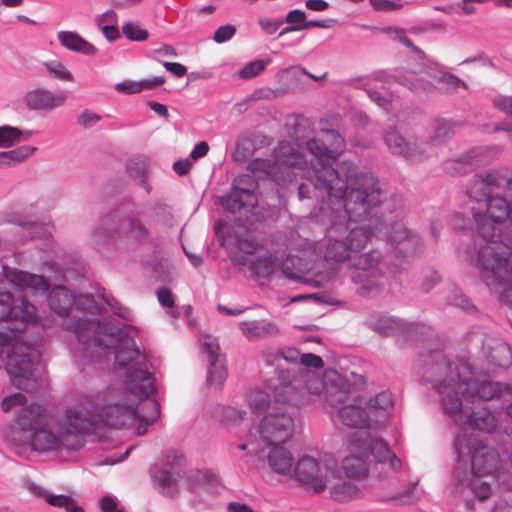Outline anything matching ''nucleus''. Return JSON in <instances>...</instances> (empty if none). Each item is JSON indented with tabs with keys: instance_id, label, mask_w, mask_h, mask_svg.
I'll use <instances>...</instances> for the list:
<instances>
[{
	"instance_id": "obj_47",
	"label": "nucleus",
	"mask_w": 512,
	"mask_h": 512,
	"mask_svg": "<svg viewBox=\"0 0 512 512\" xmlns=\"http://www.w3.org/2000/svg\"><path fill=\"white\" fill-rule=\"evenodd\" d=\"M115 89L117 92L122 94H136L144 90L142 81L136 82L130 80L118 83L115 86Z\"/></svg>"
},
{
	"instance_id": "obj_15",
	"label": "nucleus",
	"mask_w": 512,
	"mask_h": 512,
	"mask_svg": "<svg viewBox=\"0 0 512 512\" xmlns=\"http://www.w3.org/2000/svg\"><path fill=\"white\" fill-rule=\"evenodd\" d=\"M15 320L24 324H36L40 320L36 307L25 298L13 303L10 292H0V321Z\"/></svg>"
},
{
	"instance_id": "obj_27",
	"label": "nucleus",
	"mask_w": 512,
	"mask_h": 512,
	"mask_svg": "<svg viewBox=\"0 0 512 512\" xmlns=\"http://www.w3.org/2000/svg\"><path fill=\"white\" fill-rule=\"evenodd\" d=\"M57 39L67 49L82 53L87 56L96 54V47L81 37L78 33L72 31H60L57 33Z\"/></svg>"
},
{
	"instance_id": "obj_32",
	"label": "nucleus",
	"mask_w": 512,
	"mask_h": 512,
	"mask_svg": "<svg viewBox=\"0 0 512 512\" xmlns=\"http://www.w3.org/2000/svg\"><path fill=\"white\" fill-rule=\"evenodd\" d=\"M284 387L283 385L276 386L273 388V393L275 392L276 388ZM247 402L250 407V409L254 413H261L265 411L267 408H270L272 410V407L274 405V399L271 400V394L269 391L262 390V389H252L247 394Z\"/></svg>"
},
{
	"instance_id": "obj_1",
	"label": "nucleus",
	"mask_w": 512,
	"mask_h": 512,
	"mask_svg": "<svg viewBox=\"0 0 512 512\" xmlns=\"http://www.w3.org/2000/svg\"><path fill=\"white\" fill-rule=\"evenodd\" d=\"M346 150L345 139L335 130H324L314 138L301 142L281 141L275 149V160L255 159L249 170L264 174L277 182L290 181L297 175L306 178L323 197L320 220L328 226L320 250L325 261L361 271L368 278L358 288L361 296L377 293L382 288V271L378 268L382 254L373 249L363 252L370 242L371 231L355 227L342 237L338 233L349 221L367 218L384 199L379 180L361 171L351 161L333 164Z\"/></svg>"
},
{
	"instance_id": "obj_22",
	"label": "nucleus",
	"mask_w": 512,
	"mask_h": 512,
	"mask_svg": "<svg viewBox=\"0 0 512 512\" xmlns=\"http://www.w3.org/2000/svg\"><path fill=\"white\" fill-rule=\"evenodd\" d=\"M65 101L64 93H54L43 89L30 91L24 97L26 106L35 110H51L62 106Z\"/></svg>"
},
{
	"instance_id": "obj_25",
	"label": "nucleus",
	"mask_w": 512,
	"mask_h": 512,
	"mask_svg": "<svg viewBox=\"0 0 512 512\" xmlns=\"http://www.w3.org/2000/svg\"><path fill=\"white\" fill-rule=\"evenodd\" d=\"M350 454L342 460V470L349 478L365 476L368 471L367 453L363 451H352L348 446Z\"/></svg>"
},
{
	"instance_id": "obj_29",
	"label": "nucleus",
	"mask_w": 512,
	"mask_h": 512,
	"mask_svg": "<svg viewBox=\"0 0 512 512\" xmlns=\"http://www.w3.org/2000/svg\"><path fill=\"white\" fill-rule=\"evenodd\" d=\"M452 135V128L448 121L437 120L435 122L434 135L429 142H421L422 151H425L424 159L436 156L438 146Z\"/></svg>"
},
{
	"instance_id": "obj_24",
	"label": "nucleus",
	"mask_w": 512,
	"mask_h": 512,
	"mask_svg": "<svg viewBox=\"0 0 512 512\" xmlns=\"http://www.w3.org/2000/svg\"><path fill=\"white\" fill-rule=\"evenodd\" d=\"M312 269L310 262L297 256L288 255L281 263L283 275L293 281L308 283L310 281L309 273Z\"/></svg>"
},
{
	"instance_id": "obj_19",
	"label": "nucleus",
	"mask_w": 512,
	"mask_h": 512,
	"mask_svg": "<svg viewBox=\"0 0 512 512\" xmlns=\"http://www.w3.org/2000/svg\"><path fill=\"white\" fill-rule=\"evenodd\" d=\"M388 148L395 154L404 156L411 161L424 160L425 151L421 143L407 142L397 131L390 130L385 135Z\"/></svg>"
},
{
	"instance_id": "obj_46",
	"label": "nucleus",
	"mask_w": 512,
	"mask_h": 512,
	"mask_svg": "<svg viewBox=\"0 0 512 512\" xmlns=\"http://www.w3.org/2000/svg\"><path fill=\"white\" fill-rule=\"evenodd\" d=\"M371 6L376 11L390 12L399 10L403 7L400 2L394 0H369Z\"/></svg>"
},
{
	"instance_id": "obj_8",
	"label": "nucleus",
	"mask_w": 512,
	"mask_h": 512,
	"mask_svg": "<svg viewBox=\"0 0 512 512\" xmlns=\"http://www.w3.org/2000/svg\"><path fill=\"white\" fill-rule=\"evenodd\" d=\"M457 453V470L461 465L470 464V473L474 475H491L500 464L498 452L484 440L460 431L454 440Z\"/></svg>"
},
{
	"instance_id": "obj_60",
	"label": "nucleus",
	"mask_w": 512,
	"mask_h": 512,
	"mask_svg": "<svg viewBox=\"0 0 512 512\" xmlns=\"http://www.w3.org/2000/svg\"><path fill=\"white\" fill-rule=\"evenodd\" d=\"M208 152H209V145L206 142L201 141L195 145L190 156L192 159L196 160V159L206 156Z\"/></svg>"
},
{
	"instance_id": "obj_41",
	"label": "nucleus",
	"mask_w": 512,
	"mask_h": 512,
	"mask_svg": "<svg viewBox=\"0 0 512 512\" xmlns=\"http://www.w3.org/2000/svg\"><path fill=\"white\" fill-rule=\"evenodd\" d=\"M122 32L131 41H144L148 38V32L132 22L124 24Z\"/></svg>"
},
{
	"instance_id": "obj_54",
	"label": "nucleus",
	"mask_w": 512,
	"mask_h": 512,
	"mask_svg": "<svg viewBox=\"0 0 512 512\" xmlns=\"http://www.w3.org/2000/svg\"><path fill=\"white\" fill-rule=\"evenodd\" d=\"M157 298L160 304L164 307L170 308L174 306V297L168 288H160L157 291Z\"/></svg>"
},
{
	"instance_id": "obj_33",
	"label": "nucleus",
	"mask_w": 512,
	"mask_h": 512,
	"mask_svg": "<svg viewBox=\"0 0 512 512\" xmlns=\"http://www.w3.org/2000/svg\"><path fill=\"white\" fill-rule=\"evenodd\" d=\"M489 361L500 368H507L512 362V353L510 347L501 340L494 341L493 346L488 347Z\"/></svg>"
},
{
	"instance_id": "obj_21",
	"label": "nucleus",
	"mask_w": 512,
	"mask_h": 512,
	"mask_svg": "<svg viewBox=\"0 0 512 512\" xmlns=\"http://www.w3.org/2000/svg\"><path fill=\"white\" fill-rule=\"evenodd\" d=\"M388 239L391 246L405 256L414 254L419 244L418 237L411 234L400 222L391 224Z\"/></svg>"
},
{
	"instance_id": "obj_37",
	"label": "nucleus",
	"mask_w": 512,
	"mask_h": 512,
	"mask_svg": "<svg viewBox=\"0 0 512 512\" xmlns=\"http://www.w3.org/2000/svg\"><path fill=\"white\" fill-rule=\"evenodd\" d=\"M438 83L442 84V88L446 92L450 93L456 92L459 88H467V85L464 81L448 72L442 73L439 76Z\"/></svg>"
},
{
	"instance_id": "obj_5",
	"label": "nucleus",
	"mask_w": 512,
	"mask_h": 512,
	"mask_svg": "<svg viewBox=\"0 0 512 512\" xmlns=\"http://www.w3.org/2000/svg\"><path fill=\"white\" fill-rule=\"evenodd\" d=\"M3 345L10 346L5 369L11 383L25 392L35 391L38 387L36 365L40 359L39 351L9 327L0 328V346Z\"/></svg>"
},
{
	"instance_id": "obj_55",
	"label": "nucleus",
	"mask_w": 512,
	"mask_h": 512,
	"mask_svg": "<svg viewBox=\"0 0 512 512\" xmlns=\"http://www.w3.org/2000/svg\"><path fill=\"white\" fill-rule=\"evenodd\" d=\"M394 325V320L389 317H385L373 323V327L375 328V330L379 331L384 335L389 334L390 331L394 329Z\"/></svg>"
},
{
	"instance_id": "obj_42",
	"label": "nucleus",
	"mask_w": 512,
	"mask_h": 512,
	"mask_svg": "<svg viewBox=\"0 0 512 512\" xmlns=\"http://www.w3.org/2000/svg\"><path fill=\"white\" fill-rule=\"evenodd\" d=\"M97 326L95 322L89 320L79 321L75 333L79 342L86 343L89 340L90 334L95 335Z\"/></svg>"
},
{
	"instance_id": "obj_58",
	"label": "nucleus",
	"mask_w": 512,
	"mask_h": 512,
	"mask_svg": "<svg viewBox=\"0 0 512 512\" xmlns=\"http://www.w3.org/2000/svg\"><path fill=\"white\" fill-rule=\"evenodd\" d=\"M103 33V36L109 41L114 42L120 38V32L117 24H112L105 26L100 29Z\"/></svg>"
},
{
	"instance_id": "obj_64",
	"label": "nucleus",
	"mask_w": 512,
	"mask_h": 512,
	"mask_svg": "<svg viewBox=\"0 0 512 512\" xmlns=\"http://www.w3.org/2000/svg\"><path fill=\"white\" fill-rule=\"evenodd\" d=\"M229 512H254L248 505L238 502H231L227 507Z\"/></svg>"
},
{
	"instance_id": "obj_63",
	"label": "nucleus",
	"mask_w": 512,
	"mask_h": 512,
	"mask_svg": "<svg viewBox=\"0 0 512 512\" xmlns=\"http://www.w3.org/2000/svg\"><path fill=\"white\" fill-rule=\"evenodd\" d=\"M101 510L103 512H116V501L110 497V496H106L104 498H102L101 502Z\"/></svg>"
},
{
	"instance_id": "obj_13",
	"label": "nucleus",
	"mask_w": 512,
	"mask_h": 512,
	"mask_svg": "<svg viewBox=\"0 0 512 512\" xmlns=\"http://www.w3.org/2000/svg\"><path fill=\"white\" fill-rule=\"evenodd\" d=\"M256 183L252 176L242 175L235 179L231 192L223 199V206L231 213L249 211L257 204L253 190Z\"/></svg>"
},
{
	"instance_id": "obj_30",
	"label": "nucleus",
	"mask_w": 512,
	"mask_h": 512,
	"mask_svg": "<svg viewBox=\"0 0 512 512\" xmlns=\"http://www.w3.org/2000/svg\"><path fill=\"white\" fill-rule=\"evenodd\" d=\"M486 475H468L466 472L464 476H460L458 472H455V478L460 485H467L472 494H474L479 500L483 501L487 499L491 494V485L487 482L484 477Z\"/></svg>"
},
{
	"instance_id": "obj_49",
	"label": "nucleus",
	"mask_w": 512,
	"mask_h": 512,
	"mask_svg": "<svg viewBox=\"0 0 512 512\" xmlns=\"http://www.w3.org/2000/svg\"><path fill=\"white\" fill-rule=\"evenodd\" d=\"M300 363L305 367L304 371L311 370V368L320 369L323 367L321 357L312 353L301 354Z\"/></svg>"
},
{
	"instance_id": "obj_4",
	"label": "nucleus",
	"mask_w": 512,
	"mask_h": 512,
	"mask_svg": "<svg viewBox=\"0 0 512 512\" xmlns=\"http://www.w3.org/2000/svg\"><path fill=\"white\" fill-rule=\"evenodd\" d=\"M433 387L440 398L443 412L451 418H459L464 407L478 400L490 401L496 398L506 400L512 396L508 385H501L488 379L471 377L470 368L465 364H452L445 358L434 369Z\"/></svg>"
},
{
	"instance_id": "obj_12",
	"label": "nucleus",
	"mask_w": 512,
	"mask_h": 512,
	"mask_svg": "<svg viewBox=\"0 0 512 512\" xmlns=\"http://www.w3.org/2000/svg\"><path fill=\"white\" fill-rule=\"evenodd\" d=\"M349 447L352 451L366 452L367 459L371 456L378 463H387L393 472L401 468L400 459L390 451L388 445L380 439L371 438L368 432L353 434L349 439Z\"/></svg>"
},
{
	"instance_id": "obj_48",
	"label": "nucleus",
	"mask_w": 512,
	"mask_h": 512,
	"mask_svg": "<svg viewBox=\"0 0 512 512\" xmlns=\"http://www.w3.org/2000/svg\"><path fill=\"white\" fill-rule=\"evenodd\" d=\"M235 33L236 28L233 25H223L214 32L213 39L217 43H223L230 40L235 35Z\"/></svg>"
},
{
	"instance_id": "obj_38",
	"label": "nucleus",
	"mask_w": 512,
	"mask_h": 512,
	"mask_svg": "<svg viewBox=\"0 0 512 512\" xmlns=\"http://www.w3.org/2000/svg\"><path fill=\"white\" fill-rule=\"evenodd\" d=\"M45 67H46V70L49 73V75L55 79H58L61 81H72L73 80V75L59 61L54 60V61L47 62V63H45Z\"/></svg>"
},
{
	"instance_id": "obj_7",
	"label": "nucleus",
	"mask_w": 512,
	"mask_h": 512,
	"mask_svg": "<svg viewBox=\"0 0 512 512\" xmlns=\"http://www.w3.org/2000/svg\"><path fill=\"white\" fill-rule=\"evenodd\" d=\"M511 252L482 249L476 256V267L481 279L493 293H498L501 301L512 305V263Z\"/></svg>"
},
{
	"instance_id": "obj_18",
	"label": "nucleus",
	"mask_w": 512,
	"mask_h": 512,
	"mask_svg": "<svg viewBox=\"0 0 512 512\" xmlns=\"http://www.w3.org/2000/svg\"><path fill=\"white\" fill-rule=\"evenodd\" d=\"M4 275L7 281L21 291L32 293L46 292L49 288L48 281L40 275L28 273L16 268L4 267Z\"/></svg>"
},
{
	"instance_id": "obj_51",
	"label": "nucleus",
	"mask_w": 512,
	"mask_h": 512,
	"mask_svg": "<svg viewBox=\"0 0 512 512\" xmlns=\"http://www.w3.org/2000/svg\"><path fill=\"white\" fill-rule=\"evenodd\" d=\"M101 117L89 110H84L78 117V123L83 127H91L100 121Z\"/></svg>"
},
{
	"instance_id": "obj_35",
	"label": "nucleus",
	"mask_w": 512,
	"mask_h": 512,
	"mask_svg": "<svg viewBox=\"0 0 512 512\" xmlns=\"http://www.w3.org/2000/svg\"><path fill=\"white\" fill-rule=\"evenodd\" d=\"M276 266V258L272 255H265L252 261L250 268L255 276L266 278L274 272Z\"/></svg>"
},
{
	"instance_id": "obj_57",
	"label": "nucleus",
	"mask_w": 512,
	"mask_h": 512,
	"mask_svg": "<svg viewBox=\"0 0 512 512\" xmlns=\"http://www.w3.org/2000/svg\"><path fill=\"white\" fill-rule=\"evenodd\" d=\"M153 53H154L155 59L157 61H159V59L157 58L158 56H160V57H176L177 56L176 49L173 46L168 45V44H163L160 47L154 49Z\"/></svg>"
},
{
	"instance_id": "obj_53",
	"label": "nucleus",
	"mask_w": 512,
	"mask_h": 512,
	"mask_svg": "<svg viewBox=\"0 0 512 512\" xmlns=\"http://www.w3.org/2000/svg\"><path fill=\"white\" fill-rule=\"evenodd\" d=\"M451 303L466 311H471L475 308L471 301L461 293H454Z\"/></svg>"
},
{
	"instance_id": "obj_6",
	"label": "nucleus",
	"mask_w": 512,
	"mask_h": 512,
	"mask_svg": "<svg viewBox=\"0 0 512 512\" xmlns=\"http://www.w3.org/2000/svg\"><path fill=\"white\" fill-rule=\"evenodd\" d=\"M291 387L276 388L272 410L259 424V434L266 444H285L295 431L296 409L290 404Z\"/></svg>"
},
{
	"instance_id": "obj_40",
	"label": "nucleus",
	"mask_w": 512,
	"mask_h": 512,
	"mask_svg": "<svg viewBox=\"0 0 512 512\" xmlns=\"http://www.w3.org/2000/svg\"><path fill=\"white\" fill-rule=\"evenodd\" d=\"M271 60H255L245 65L239 72V76L243 79H250L258 76L264 69L266 64L270 63Z\"/></svg>"
},
{
	"instance_id": "obj_59",
	"label": "nucleus",
	"mask_w": 512,
	"mask_h": 512,
	"mask_svg": "<svg viewBox=\"0 0 512 512\" xmlns=\"http://www.w3.org/2000/svg\"><path fill=\"white\" fill-rule=\"evenodd\" d=\"M306 15L301 10H292L287 14L286 22L290 24H303L305 23Z\"/></svg>"
},
{
	"instance_id": "obj_50",
	"label": "nucleus",
	"mask_w": 512,
	"mask_h": 512,
	"mask_svg": "<svg viewBox=\"0 0 512 512\" xmlns=\"http://www.w3.org/2000/svg\"><path fill=\"white\" fill-rule=\"evenodd\" d=\"M154 477H155L156 481L159 483V485H161L163 487H165V486L171 487L176 482L174 474L171 471L166 470V469H161V470L157 471L154 474Z\"/></svg>"
},
{
	"instance_id": "obj_26",
	"label": "nucleus",
	"mask_w": 512,
	"mask_h": 512,
	"mask_svg": "<svg viewBox=\"0 0 512 512\" xmlns=\"http://www.w3.org/2000/svg\"><path fill=\"white\" fill-rule=\"evenodd\" d=\"M75 304V297L64 286L54 288L49 294V306L53 312L65 317Z\"/></svg>"
},
{
	"instance_id": "obj_11",
	"label": "nucleus",
	"mask_w": 512,
	"mask_h": 512,
	"mask_svg": "<svg viewBox=\"0 0 512 512\" xmlns=\"http://www.w3.org/2000/svg\"><path fill=\"white\" fill-rule=\"evenodd\" d=\"M301 377L307 391L315 396L323 393L328 404L339 403L345 397L341 389L348 380L334 369L326 370L323 376L313 370L302 371Z\"/></svg>"
},
{
	"instance_id": "obj_31",
	"label": "nucleus",
	"mask_w": 512,
	"mask_h": 512,
	"mask_svg": "<svg viewBox=\"0 0 512 512\" xmlns=\"http://www.w3.org/2000/svg\"><path fill=\"white\" fill-rule=\"evenodd\" d=\"M240 328L244 336L251 341L278 333L276 325L269 321H245L240 323Z\"/></svg>"
},
{
	"instance_id": "obj_61",
	"label": "nucleus",
	"mask_w": 512,
	"mask_h": 512,
	"mask_svg": "<svg viewBox=\"0 0 512 512\" xmlns=\"http://www.w3.org/2000/svg\"><path fill=\"white\" fill-rule=\"evenodd\" d=\"M394 39L405 45L406 47L411 48L414 51H419V48L414 46L411 39H409L402 29H396L394 32Z\"/></svg>"
},
{
	"instance_id": "obj_17",
	"label": "nucleus",
	"mask_w": 512,
	"mask_h": 512,
	"mask_svg": "<svg viewBox=\"0 0 512 512\" xmlns=\"http://www.w3.org/2000/svg\"><path fill=\"white\" fill-rule=\"evenodd\" d=\"M103 229L110 238L127 237L140 241L146 237L144 226L135 219H119L107 216L102 220Z\"/></svg>"
},
{
	"instance_id": "obj_2",
	"label": "nucleus",
	"mask_w": 512,
	"mask_h": 512,
	"mask_svg": "<svg viewBox=\"0 0 512 512\" xmlns=\"http://www.w3.org/2000/svg\"><path fill=\"white\" fill-rule=\"evenodd\" d=\"M115 359L126 369L125 389L112 392L103 403L87 401L75 409L79 422H88L85 434L95 425L102 424L113 428H133L138 435L146 433L160 414V405L148 400L141 406L140 415L136 408L138 401L153 391L150 374L146 366V355L134 339L126 337L119 341Z\"/></svg>"
},
{
	"instance_id": "obj_36",
	"label": "nucleus",
	"mask_w": 512,
	"mask_h": 512,
	"mask_svg": "<svg viewBox=\"0 0 512 512\" xmlns=\"http://www.w3.org/2000/svg\"><path fill=\"white\" fill-rule=\"evenodd\" d=\"M22 132L12 126L0 127V147L8 148L18 143L21 139Z\"/></svg>"
},
{
	"instance_id": "obj_43",
	"label": "nucleus",
	"mask_w": 512,
	"mask_h": 512,
	"mask_svg": "<svg viewBox=\"0 0 512 512\" xmlns=\"http://www.w3.org/2000/svg\"><path fill=\"white\" fill-rule=\"evenodd\" d=\"M36 151L35 147L32 146H20L18 148H15L13 150L8 151V156H10V160L12 161V164H18L22 161L26 160L28 157H30L34 152Z\"/></svg>"
},
{
	"instance_id": "obj_14",
	"label": "nucleus",
	"mask_w": 512,
	"mask_h": 512,
	"mask_svg": "<svg viewBox=\"0 0 512 512\" xmlns=\"http://www.w3.org/2000/svg\"><path fill=\"white\" fill-rule=\"evenodd\" d=\"M492 188H506L512 195V171L498 168L476 175L470 185L469 194L479 201L482 197H489Z\"/></svg>"
},
{
	"instance_id": "obj_44",
	"label": "nucleus",
	"mask_w": 512,
	"mask_h": 512,
	"mask_svg": "<svg viewBox=\"0 0 512 512\" xmlns=\"http://www.w3.org/2000/svg\"><path fill=\"white\" fill-rule=\"evenodd\" d=\"M93 21H94L95 25L99 29H101L108 25L117 24L118 15L114 10L108 9V10L104 11L103 13L96 15L94 17Z\"/></svg>"
},
{
	"instance_id": "obj_62",
	"label": "nucleus",
	"mask_w": 512,
	"mask_h": 512,
	"mask_svg": "<svg viewBox=\"0 0 512 512\" xmlns=\"http://www.w3.org/2000/svg\"><path fill=\"white\" fill-rule=\"evenodd\" d=\"M173 169L176 174L180 176L186 175L191 169V162L189 160H179L173 164Z\"/></svg>"
},
{
	"instance_id": "obj_16",
	"label": "nucleus",
	"mask_w": 512,
	"mask_h": 512,
	"mask_svg": "<svg viewBox=\"0 0 512 512\" xmlns=\"http://www.w3.org/2000/svg\"><path fill=\"white\" fill-rule=\"evenodd\" d=\"M203 348L209 361L207 383L209 386L218 389L223 385L228 375L225 356L220 353L217 340L210 336L204 338Z\"/></svg>"
},
{
	"instance_id": "obj_52",
	"label": "nucleus",
	"mask_w": 512,
	"mask_h": 512,
	"mask_svg": "<svg viewBox=\"0 0 512 512\" xmlns=\"http://www.w3.org/2000/svg\"><path fill=\"white\" fill-rule=\"evenodd\" d=\"M494 106L512 116V96L500 95L494 98Z\"/></svg>"
},
{
	"instance_id": "obj_45",
	"label": "nucleus",
	"mask_w": 512,
	"mask_h": 512,
	"mask_svg": "<svg viewBox=\"0 0 512 512\" xmlns=\"http://www.w3.org/2000/svg\"><path fill=\"white\" fill-rule=\"evenodd\" d=\"M106 304L111 308L114 314L123 318L125 320H129L131 317V312L126 307L122 306V304L116 300L112 296L104 297Z\"/></svg>"
},
{
	"instance_id": "obj_56",
	"label": "nucleus",
	"mask_w": 512,
	"mask_h": 512,
	"mask_svg": "<svg viewBox=\"0 0 512 512\" xmlns=\"http://www.w3.org/2000/svg\"><path fill=\"white\" fill-rule=\"evenodd\" d=\"M163 66L176 77L180 78L187 74V68L181 63L165 61L163 62Z\"/></svg>"
},
{
	"instance_id": "obj_34",
	"label": "nucleus",
	"mask_w": 512,
	"mask_h": 512,
	"mask_svg": "<svg viewBox=\"0 0 512 512\" xmlns=\"http://www.w3.org/2000/svg\"><path fill=\"white\" fill-rule=\"evenodd\" d=\"M367 409H374L376 413V423L383 413H387L393 407L392 394L388 391L378 393L374 399H370L366 404Z\"/></svg>"
},
{
	"instance_id": "obj_28",
	"label": "nucleus",
	"mask_w": 512,
	"mask_h": 512,
	"mask_svg": "<svg viewBox=\"0 0 512 512\" xmlns=\"http://www.w3.org/2000/svg\"><path fill=\"white\" fill-rule=\"evenodd\" d=\"M32 492L36 496L45 499L50 506L64 508L66 512H84L71 495L51 494L44 488L38 486H34Z\"/></svg>"
},
{
	"instance_id": "obj_3",
	"label": "nucleus",
	"mask_w": 512,
	"mask_h": 512,
	"mask_svg": "<svg viewBox=\"0 0 512 512\" xmlns=\"http://www.w3.org/2000/svg\"><path fill=\"white\" fill-rule=\"evenodd\" d=\"M26 398L21 393L7 396L1 403L2 410L9 412L13 407H22L16 426L9 430L7 437L17 446L29 445L36 451L79 450L84 446L85 428L88 422H79L75 409L67 410L53 428L45 424V412L39 405L24 406Z\"/></svg>"
},
{
	"instance_id": "obj_9",
	"label": "nucleus",
	"mask_w": 512,
	"mask_h": 512,
	"mask_svg": "<svg viewBox=\"0 0 512 512\" xmlns=\"http://www.w3.org/2000/svg\"><path fill=\"white\" fill-rule=\"evenodd\" d=\"M349 381L341 389L345 397L339 403H329L335 409V417L343 425L350 428L369 429L376 424L374 409H367V400L355 396L350 391Z\"/></svg>"
},
{
	"instance_id": "obj_20",
	"label": "nucleus",
	"mask_w": 512,
	"mask_h": 512,
	"mask_svg": "<svg viewBox=\"0 0 512 512\" xmlns=\"http://www.w3.org/2000/svg\"><path fill=\"white\" fill-rule=\"evenodd\" d=\"M468 406L464 407L463 414L455 419L454 421L459 422L463 416H465V422L468 427L474 430H479L484 433L491 434L497 428V421L495 416L485 407L478 408L476 410H466Z\"/></svg>"
},
{
	"instance_id": "obj_39",
	"label": "nucleus",
	"mask_w": 512,
	"mask_h": 512,
	"mask_svg": "<svg viewBox=\"0 0 512 512\" xmlns=\"http://www.w3.org/2000/svg\"><path fill=\"white\" fill-rule=\"evenodd\" d=\"M359 493V490L355 485L350 482H343L339 485H336L332 488V495L334 499L338 501H342L345 498H353L356 497Z\"/></svg>"
},
{
	"instance_id": "obj_23",
	"label": "nucleus",
	"mask_w": 512,
	"mask_h": 512,
	"mask_svg": "<svg viewBox=\"0 0 512 512\" xmlns=\"http://www.w3.org/2000/svg\"><path fill=\"white\" fill-rule=\"evenodd\" d=\"M284 444H267V464L270 469L280 475H287L292 472L294 459L291 452L283 446Z\"/></svg>"
},
{
	"instance_id": "obj_10",
	"label": "nucleus",
	"mask_w": 512,
	"mask_h": 512,
	"mask_svg": "<svg viewBox=\"0 0 512 512\" xmlns=\"http://www.w3.org/2000/svg\"><path fill=\"white\" fill-rule=\"evenodd\" d=\"M335 468L336 461L330 455L318 458L304 455L296 463L293 475L295 480L312 488L315 492H322L334 475Z\"/></svg>"
}]
</instances>
